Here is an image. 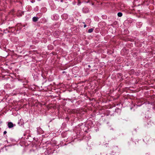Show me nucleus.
<instances>
[{
  "mask_svg": "<svg viewBox=\"0 0 155 155\" xmlns=\"http://www.w3.org/2000/svg\"><path fill=\"white\" fill-rule=\"evenodd\" d=\"M65 71H63V72H62V73H65Z\"/></svg>",
  "mask_w": 155,
  "mask_h": 155,
  "instance_id": "nucleus-17",
  "label": "nucleus"
},
{
  "mask_svg": "<svg viewBox=\"0 0 155 155\" xmlns=\"http://www.w3.org/2000/svg\"><path fill=\"white\" fill-rule=\"evenodd\" d=\"M86 26H87V25H86L85 24V25H84V28H85V27H86Z\"/></svg>",
  "mask_w": 155,
  "mask_h": 155,
  "instance_id": "nucleus-16",
  "label": "nucleus"
},
{
  "mask_svg": "<svg viewBox=\"0 0 155 155\" xmlns=\"http://www.w3.org/2000/svg\"><path fill=\"white\" fill-rule=\"evenodd\" d=\"M38 19V17H34L32 18L33 21L34 22H36L37 21Z\"/></svg>",
  "mask_w": 155,
  "mask_h": 155,
  "instance_id": "nucleus-8",
  "label": "nucleus"
},
{
  "mask_svg": "<svg viewBox=\"0 0 155 155\" xmlns=\"http://www.w3.org/2000/svg\"><path fill=\"white\" fill-rule=\"evenodd\" d=\"M42 130L40 127H38L37 128V132L38 134H41L42 133Z\"/></svg>",
  "mask_w": 155,
  "mask_h": 155,
  "instance_id": "nucleus-6",
  "label": "nucleus"
},
{
  "mask_svg": "<svg viewBox=\"0 0 155 155\" xmlns=\"http://www.w3.org/2000/svg\"><path fill=\"white\" fill-rule=\"evenodd\" d=\"M117 16L119 17H121L122 16V13L120 12H118L117 13Z\"/></svg>",
  "mask_w": 155,
  "mask_h": 155,
  "instance_id": "nucleus-12",
  "label": "nucleus"
},
{
  "mask_svg": "<svg viewBox=\"0 0 155 155\" xmlns=\"http://www.w3.org/2000/svg\"><path fill=\"white\" fill-rule=\"evenodd\" d=\"M83 11L85 13H87L89 12V10L88 8L86 7L83 8Z\"/></svg>",
  "mask_w": 155,
  "mask_h": 155,
  "instance_id": "nucleus-5",
  "label": "nucleus"
},
{
  "mask_svg": "<svg viewBox=\"0 0 155 155\" xmlns=\"http://www.w3.org/2000/svg\"><path fill=\"white\" fill-rule=\"evenodd\" d=\"M142 25V23L141 22L137 23V27L138 28H140Z\"/></svg>",
  "mask_w": 155,
  "mask_h": 155,
  "instance_id": "nucleus-9",
  "label": "nucleus"
},
{
  "mask_svg": "<svg viewBox=\"0 0 155 155\" xmlns=\"http://www.w3.org/2000/svg\"><path fill=\"white\" fill-rule=\"evenodd\" d=\"M61 17L63 19H66L68 18V15L66 14H64L62 15Z\"/></svg>",
  "mask_w": 155,
  "mask_h": 155,
  "instance_id": "nucleus-7",
  "label": "nucleus"
},
{
  "mask_svg": "<svg viewBox=\"0 0 155 155\" xmlns=\"http://www.w3.org/2000/svg\"><path fill=\"white\" fill-rule=\"evenodd\" d=\"M96 155H106L104 153H98L97 154H96Z\"/></svg>",
  "mask_w": 155,
  "mask_h": 155,
  "instance_id": "nucleus-13",
  "label": "nucleus"
},
{
  "mask_svg": "<svg viewBox=\"0 0 155 155\" xmlns=\"http://www.w3.org/2000/svg\"><path fill=\"white\" fill-rule=\"evenodd\" d=\"M18 124L20 126H22L24 124V122H23V120L22 119H20L18 121Z\"/></svg>",
  "mask_w": 155,
  "mask_h": 155,
  "instance_id": "nucleus-4",
  "label": "nucleus"
},
{
  "mask_svg": "<svg viewBox=\"0 0 155 155\" xmlns=\"http://www.w3.org/2000/svg\"><path fill=\"white\" fill-rule=\"evenodd\" d=\"M6 133H7V131H5L4 132L3 134H6Z\"/></svg>",
  "mask_w": 155,
  "mask_h": 155,
  "instance_id": "nucleus-14",
  "label": "nucleus"
},
{
  "mask_svg": "<svg viewBox=\"0 0 155 155\" xmlns=\"http://www.w3.org/2000/svg\"><path fill=\"white\" fill-rule=\"evenodd\" d=\"M53 20H57L59 18V16L57 14H54L51 17Z\"/></svg>",
  "mask_w": 155,
  "mask_h": 155,
  "instance_id": "nucleus-2",
  "label": "nucleus"
},
{
  "mask_svg": "<svg viewBox=\"0 0 155 155\" xmlns=\"http://www.w3.org/2000/svg\"><path fill=\"white\" fill-rule=\"evenodd\" d=\"M86 22L87 23V22H89L88 25H90V23L91 22V20L90 19H87L86 20Z\"/></svg>",
  "mask_w": 155,
  "mask_h": 155,
  "instance_id": "nucleus-11",
  "label": "nucleus"
},
{
  "mask_svg": "<svg viewBox=\"0 0 155 155\" xmlns=\"http://www.w3.org/2000/svg\"><path fill=\"white\" fill-rule=\"evenodd\" d=\"M51 148H48V150L45 151V154H46L49 155L50 154H51L52 153H53V150H51Z\"/></svg>",
  "mask_w": 155,
  "mask_h": 155,
  "instance_id": "nucleus-1",
  "label": "nucleus"
},
{
  "mask_svg": "<svg viewBox=\"0 0 155 155\" xmlns=\"http://www.w3.org/2000/svg\"><path fill=\"white\" fill-rule=\"evenodd\" d=\"M6 141H7V142H8V141H7V140H6Z\"/></svg>",
  "mask_w": 155,
  "mask_h": 155,
  "instance_id": "nucleus-19",
  "label": "nucleus"
},
{
  "mask_svg": "<svg viewBox=\"0 0 155 155\" xmlns=\"http://www.w3.org/2000/svg\"><path fill=\"white\" fill-rule=\"evenodd\" d=\"M93 30L94 29L93 28H90L88 30V32L89 33H91L93 31Z\"/></svg>",
  "mask_w": 155,
  "mask_h": 155,
  "instance_id": "nucleus-10",
  "label": "nucleus"
},
{
  "mask_svg": "<svg viewBox=\"0 0 155 155\" xmlns=\"http://www.w3.org/2000/svg\"><path fill=\"white\" fill-rule=\"evenodd\" d=\"M8 126L9 128H11L15 126V124H14L12 122H8Z\"/></svg>",
  "mask_w": 155,
  "mask_h": 155,
  "instance_id": "nucleus-3",
  "label": "nucleus"
},
{
  "mask_svg": "<svg viewBox=\"0 0 155 155\" xmlns=\"http://www.w3.org/2000/svg\"><path fill=\"white\" fill-rule=\"evenodd\" d=\"M81 4V3L80 2H78V5H80Z\"/></svg>",
  "mask_w": 155,
  "mask_h": 155,
  "instance_id": "nucleus-15",
  "label": "nucleus"
},
{
  "mask_svg": "<svg viewBox=\"0 0 155 155\" xmlns=\"http://www.w3.org/2000/svg\"><path fill=\"white\" fill-rule=\"evenodd\" d=\"M88 67H90V65H88Z\"/></svg>",
  "mask_w": 155,
  "mask_h": 155,
  "instance_id": "nucleus-18",
  "label": "nucleus"
}]
</instances>
